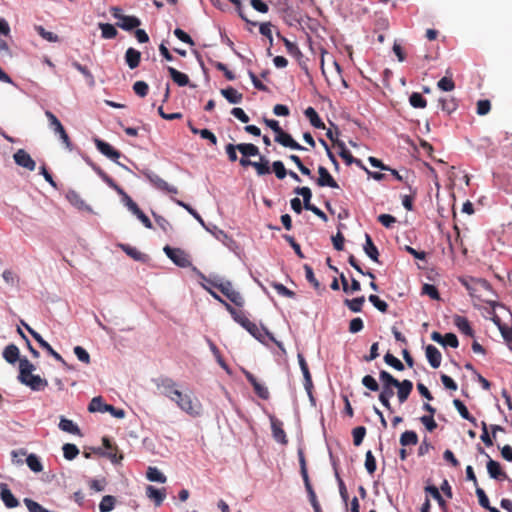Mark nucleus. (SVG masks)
<instances>
[{
  "mask_svg": "<svg viewBox=\"0 0 512 512\" xmlns=\"http://www.w3.org/2000/svg\"><path fill=\"white\" fill-rule=\"evenodd\" d=\"M226 309L230 312L233 319L246 329L254 338L264 343L265 338L274 340V337L264 327H258L256 323L250 321L248 317L242 312L234 309L230 304L225 303Z\"/></svg>",
  "mask_w": 512,
  "mask_h": 512,
  "instance_id": "f257e3e1",
  "label": "nucleus"
},
{
  "mask_svg": "<svg viewBox=\"0 0 512 512\" xmlns=\"http://www.w3.org/2000/svg\"><path fill=\"white\" fill-rule=\"evenodd\" d=\"M177 407L191 417H199L203 412V406L199 399L192 393H182L173 401Z\"/></svg>",
  "mask_w": 512,
  "mask_h": 512,
  "instance_id": "f03ea898",
  "label": "nucleus"
},
{
  "mask_svg": "<svg viewBox=\"0 0 512 512\" xmlns=\"http://www.w3.org/2000/svg\"><path fill=\"white\" fill-rule=\"evenodd\" d=\"M379 378L382 382V391L379 394V401L388 411L393 412L390 399L394 395L393 387L398 385V380L385 370L380 371Z\"/></svg>",
  "mask_w": 512,
  "mask_h": 512,
  "instance_id": "7ed1b4c3",
  "label": "nucleus"
},
{
  "mask_svg": "<svg viewBox=\"0 0 512 512\" xmlns=\"http://www.w3.org/2000/svg\"><path fill=\"white\" fill-rule=\"evenodd\" d=\"M213 287L217 288L222 294H224L232 303L236 306L241 307L244 304V300L239 292L233 289L232 283L229 281H208Z\"/></svg>",
  "mask_w": 512,
  "mask_h": 512,
  "instance_id": "20e7f679",
  "label": "nucleus"
},
{
  "mask_svg": "<svg viewBox=\"0 0 512 512\" xmlns=\"http://www.w3.org/2000/svg\"><path fill=\"white\" fill-rule=\"evenodd\" d=\"M488 304L492 307L493 310L497 306L505 309V307L503 305H501L495 301H489ZM491 320L498 327V329H499L505 343L509 347V349L512 350V327L503 323L501 321L500 317L494 311L492 312Z\"/></svg>",
  "mask_w": 512,
  "mask_h": 512,
  "instance_id": "39448f33",
  "label": "nucleus"
},
{
  "mask_svg": "<svg viewBox=\"0 0 512 512\" xmlns=\"http://www.w3.org/2000/svg\"><path fill=\"white\" fill-rule=\"evenodd\" d=\"M155 385L161 391V394L171 401L180 396V390L177 389V384L172 378L161 376L155 380Z\"/></svg>",
  "mask_w": 512,
  "mask_h": 512,
  "instance_id": "423d86ee",
  "label": "nucleus"
},
{
  "mask_svg": "<svg viewBox=\"0 0 512 512\" xmlns=\"http://www.w3.org/2000/svg\"><path fill=\"white\" fill-rule=\"evenodd\" d=\"M45 115L49 121L50 127L54 130L56 134L59 135L60 139L63 141L65 146L69 150H72L71 140L59 119L51 111H46Z\"/></svg>",
  "mask_w": 512,
  "mask_h": 512,
  "instance_id": "0eeeda50",
  "label": "nucleus"
},
{
  "mask_svg": "<svg viewBox=\"0 0 512 512\" xmlns=\"http://www.w3.org/2000/svg\"><path fill=\"white\" fill-rule=\"evenodd\" d=\"M164 252L169 259L179 267L186 268L191 265L188 255L180 248H172L168 245L164 247Z\"/></svg>",
  "mask_w": 512,
  "mask_h": 512,
  "instance_id": "6e6552de",
  "label": "nucleus"
},
{
  "mask_svg": "<svg viewBox=\"0 0 512 512\" xmlns=\"http://www.w3.org/2000/svg\"><path fill=\"white\" fill-rule=\"evenodd\" d=\"M27 331L32 335V337L39 343V345L45 349L55 360L61 362L65 367L70 368L66 361L63 359V357L56 352L52 346L45 341L39 333H37L35 330H33L29 325L24 324Z\"/></svg>",
  "mask_w": 512,
  "mask_h": 512,
  "instance_id": "1a4fd4ad",
  "label": "nucleus"
},
{
  "mask_svg": "<svg viewBox=\"0 0 512 512\" xmlns=\"http://www.w3.org/2000/svg\"><path fill=\"white\" fill-rule=\"evenodd\" d=\"M480 453H483L488 458L487 462V472L489 476L495 480L503 481L508 479V475L505 471L502 470V467L499 462L493 460L490 458V456L485 453L484 449L482 447H479Z\"/></svg>",
  "mask_w": 512,
  "mask_h": 512,
  "instance_id": "9d476101",
  "label": "nucleus"
},
{
  "mask_svg": "<svg viewBox=\"0 0 512 512\" xmlns=\"http://www.w3.org/2000/svg\"><path fill=\"white\" fill-rule=\"evenodd\" d=\"M242 372L245 375L247 381L252 385L255 394L261 399L267 400L270 395L267 387L260 383L258 379L248 370L242 369Z\"/></svg>",
  "mask_w": 512,
  "mask_h": 512,
  "instance_id": "9b49d317",
  "label": "nucleus"
},
{
  "mask_svg": "<svg viewBox=\"0 0 512 512\" xmlns=\"http://www.w3.org/2000/svg\"><path fill=\"white\" fill-rule=\"evenodd\" d=\"M13 158L18 166H21L29 171H34L36 168L35 161L24 149H18L14 153Z\"/></svg>",
  "mask_w": 512,
  "mask_h": 512,
  "instance_id": "f8f14e48",
  "label": "nucleus"
},
{
  "mask_svg": "<svg viewBox=\"0 0 512 512\" xmlns=\"http://www.w3.org/2000/svg\"><path fill=\"white\" fill-rule=\"evenodd\" d=\"M149 182L156 187L157 189L169 193V194H177L178 189L170 184H168L164 179L154 173H149L146 175Z\"/></svg>",
  "mask_w": 512,
  "mask_h": 512,
  "instance_id": "ddd939ff",
  "label": "nucleus"
},
{
  "mask_svg": "<svg viewBox=\"0 0 512 512\" xmlns=\"http://www.w3.org/2000/svg\"><path fill=\"white\" fill-rule=\"evenodd\" d=\"M20 382L28 386L33 391H42L48 386L46 379L34 374L25 377L24 379L20 380Z\"/></svg>",
  "mask_w": 512,
  "mask_h": 512,
  "instance_id": "4468645a",
  "label": "nucleus"
},
{
  "mask_svg": "<svg viewBox=\"0 0 512 512\" xmlns=\"http://www.w3.org/2000/svg\"><path fill=\"white\" fill-rule=\"evenodd\" d=\"M270 420L273 438L275 439V441L283 445H286L288 443V439L282 427L283 423L275 417H271Z\"/></svg>",
  "mask_w": 512,
  "mask_h": 512,
  "instance_id": "2eb2a0df",
  "label": "nucleus"
},
{
  "mask_svg": "<svg viewBox=\"0 0 512 512\" xmlns=\"http://www.w3.org/2000/svg\"><path fill=\"white\" fill-rule=\"evenodd\" d=\"M318 173L319 177L317 179V185L320 187H330V188H339L338 183L335 181V179L331 176L329 171L323 167H318Z\"/></svg>",
  "mask_w": 512,
  "mask_h": 512,
  "instance_id": "dca6fc26",
  "label": "nucleus"
},
{
  "mask_svg": "<svg viewBox=\"0 0 512 512\" xmlns=\"http://www.w3.org/2000/svg\"><path fill=\"white\" fill-rule=\"evenodd\" d=\"M95 145L103 155H105L106 157L110 158L113 161H117L121 156V153L118 150L114 149L109 143L103 140L96 139Z\"/></svg>",
  "mask_w": 512,
  "mask_h": 512,
  "instance_id": "f3484780",
  "label": "nucleus"
},
{
  "mask_svg": "<svg viewBox=\"0 0 512 512\" xmlns=\"http://www.w3.org/2000/svg\"><path fill=\"white\" fill-rule=\"evenodd\" d=\"M0 498L7 508H15L19 505V501L12 494L6 483L0 484Z\"/></svg>",
  "mask_w": 512,
  "mask_h": 512,
  "instance_id": "a211bd4d",
  "label": "nucleus"
},
{
  "mask_svg": "<svg viewBox=\"0 0 512 512\" xmlns=\"http://www.w3.org/2000/svg\"><path fill=\"white\" fill-rule=\"evenodd\" d=\"M275 141L284 147H288V148H291L294 150H304L305 149L297 141H295L289 133H287L283 130L276 135Z\"/></svg>",
  "mask_w": 512,
  "mask_h": 512,
  "instance_id": "6ab92c4d",
  "label": "nucleus"
},
{
  "mask_svg": "<svg viewBox=\"0 0 512 512\" xmlns=\"http://www.w3.org/2000/svg\"><path fill=\"white\" fill-rule=\"evenodd\" d=\"M103 446L107 449L104 456L109 458L113 463H119L123 459V455L119 452L118 448L114 446L107 437L102 439Z\"/></svg>",
  "mask_w": 512,
  "mask_h": 512,
  "instance_id": "aec40b11",
  "label": "nucleus"
},
{
  "mask_svg": "<svg viewBox=\"0 0 512 512\" xmlns=\"http://www.w3.org/2000/svg\"><path fill=\"white\" fill-rule=\"evenodd\" d=\"M395 387L398 389L397 396H398L399 402L404 403L408 399L410 393L413 390V383H412V381L407 380V379H405L403 381L398 380V385H395Z\"/></svg>",
  "mask_w": 512,
  "mask_h": 512,
  "instance_id": "412c9836",
  "label": "nucleus"
},
{
  "mask_svg": "<svg viewBox=\"0 0 512 512\" xmlns=\"http://www.w3.org/2000/svg\"><path fill=\"white\" fill-rule=\"evenodd\" d=\"M426 357L429 362V364L433 368H438L441 364L442 356L440 351L433 345H428L426 347Z\"/></svg>",
  "mask_w": 512,
  "mask_h": 512,
  "instance_id": "4be33fe9",
  "label": "nucleus"
},
{
  "mask_svg": "<svg viewBox=\"0 0 512 512\" xmlns=\"http://www.w3.org/2000/svg\"><path fill=\"white\" fill-rule=\"evenodd\" d=\"M454 324L458 328V330L469 337H474V330L472 329L468 319L463 316H455L454 317Z\"/></svg>",
  "mask_w": 512,
  "mask_h": 512,
  "instance_id": "5701e85b",
  "label": "nucleus"
},
{
  "mask_svg": "<svg viewBox=\"0 0 512 512\" xmlns=\"http://www.w3.org/2000/svg\"><path fill=\"white\" fill-rule=\"evenodd\" d=\"M116 25L123 30L131 31L132 29L139 27L141 25V21L135 16L125 15L124 17H121L120 21H117Z\"/></svg>",
  "mask_w": 512,
  "mask_h": 512,
  "instance_id": "b1692460",
  "label": "nucleus"
},
{
  "mask_svg": "<svg viewBox=\"0 0 512 512\" xmlns=\"http://www.w3.org/2000/svg\"><path fill=\"white\" fill-rule=\"evenodd\" d=\"M146 495L152 499L156 506H160L166 497L165 489H157L154 486H147Z\"/></svg>",
  "mask_w": 512,
  "mask_h": 512,
  "instance_id": "393cba45",
  "label": "nucleus"
},
{
  "mask_svg": "<svg viewBox=\"0 0 512 512\" xmlns=\"http://www.w3.org/2000/svg\"><path fill=\"white\" fill-rule=\"evenodd\" d=\"M363 250L371 260L377 263L379 262V251L375 244L373 243L372 238L370 237L369 234L365 235V244L363 246Z\"/></svg>",
  "mask_w": 512,
  "mask_h": 512,
  "instance_id": "a878e982",
  "label": "nucleus"
},
{
  "mask_svg": "<svg viewBox=\"0 0 512 512\" xmlns=\"http://www.w3.org/2000/svg\"><path fill=\"white\" fill-rule=\"evenodd\" d=\"M3 358L9 364L16 363L21 359L19 348L15 344H9L8 346L5 347L3 351Z\"/></svg>",
  "mask_w": 512,
  "mask_h": 512,
  "instance_id": "bb28decb",
  "label": "nucleus"
},
{
  "mask_svg": "<svg viewBox=\"0 0 512 512\" xmlns=\"http://www.w3.org/2000/svg\"><path fill=\"white\" fill-rule=\"evenodd\" d=\"M141 60V53L134 49L128 48L125 53V61L130 69H135L139 66Z\"/></svg>",
  "mask_w": 512,
  "mask_h": 512,
  "instance_id": "cd10ccee",
  "label": "nucleus"
},
{
  "mask_svg": "<svg viewBox=\"0 0 512 512\" xmlns=\"http://www.w3.org/2000/svg\"><path fill=\"white\" fill-rule=\"evenodd\" d=\"M67 200L79 210H90L89 206L82 199L81 195L76 191H68L66 194Z\"/></svg>",
  "mask_w": 512,
  "mask_h": 512,
  "instance_id": "c85d7f7f",
  "label": "nucleus"
},
{
  "mask_svg": "<svg viewBox=\"0 0 512 512\" xmlns=\"http://www.w3.org/2000/svg\"><path fill=\"white\" fill-rule=\"evenodd\" d=\"M221 94L231 104H239L243 99V95L233 87L222 89Z\"/></svg>",
  "mask_w": 512,
  "mask_h": 512,
  "instance_id": "c756f323",
  "label": "nucleus"
},
{
  "mask_svg": "<svg viewBox=\"0 0 512 512\" xmlns=\"http://www.w3.org/2000/svg\"><path fill=\"white\" fill-rule=\"evenodd\" d=\"M305 116L310 121V124L318 129H325V124L319 117L317 111L313 107H308L305 112Z\"/></svg>",
  "mask_w": 512,
  "mask_h": 512,
  "instance_id": "7c9ffc66",
  "label": "nucleus"
},
{
  "mask_svg": "<svg viewBox=\"0 0 512 512\" xmlns=\"http://www.w3.org/2000/svg\"><path fill=\"white\" fill-rule=\"evenodd\" d=\"M167 70L169 72V75H170L171 79L177 85L183 87V86H186L189 83V77L185 73H182V72L178 71L177 69H175V68H173L171 66H168Z\"/></svg>",
  "mask_w": 512,
  "mask_h": 512,
  "instance_id": "2f4dec72",
  "label": "nucleus"
},
{
  "mask_svg": "<svg viewBox=\"0 0 512 512\" xmlns=\"http://www.w3.org/2000/svg\"><path fill=\"white\" fill-rule=\"evenodd\" d=\"M35 370V366L27 359V358H21L19 360V375L18 380H22L25 377L32 374V372Z\"/></svg>",
  "mask_w": 512,
  "mask_h": 512,
  "instance_id": "473e14b6",
  "label": "nucleus"
},
{
  "mask_svg": "<svg viewBox=\"0 0 512 512\" xmlns=\"http://www.w3.org/2000/svg\"><path fill=\"white\" fill-rule=\"evenodd\" d=\"M453 404L455 406V408L457 409V411L459 412V414L461 415L462 418H464L465 420H468L469 422H471L473 425L476 426V418L473 417L467 407L464 405V403L459 400V399H454L453 400Z\"/></svg>",
  "mask_w": 512,
  "mask_h": 512,
  "instance_id": "72a5a7b5",
  "label": "nucleus"
},
{
  "mask_svg": "<svg viewBox=\"0 0 512 512\" xmlns=\"http://www.w3.org/2000/svg\"><path fill=\"white\" fill-rule=\"evenodd\" d=\"M237 149L244 157L257 156L259 154L258 147L252 143L237 144Z\"/></svg>",
  "mask_w": 512,
  "mask_h": 512,
  "instance_id": "f704fd0d",
  "label": "nucleus"
},
{
  "mask_svg": "<svg viewBox=\"0 0 512 512\" xmlns=\"http://www.w3.org/2000/svg\"><path fill=\"white\" fill-rule=\"evenodd\" d=\"M59 428L64 432L80 435L79 427L72 420L66 419L64 417L60 419Z\"/></svg>",
  "mask_w": 512,
  "mask_h": 512,
  "instance_id": "c9c22d12",
  "label": "nucleus"
},
{
  "mask_svg": "<svg viewBox=\"0 0 512 512\" xmlns=\"http://www.w3.org/2000/svg\"><path fill=\"white\" fill-rule=\"evenodd\" d=\"M409 103L416 109H424L427 106V100L418 92H413L410 95Z\"/></svg>",
  "mask_w": 512,
  "mask_h": 512,
  "instance_id": "e433bc0d",
  "label": "nucleus"
},
{
  "mask_svg": "<svg viewBox=\"0 0 512 512\" xmlns=\"http://www.w3.org/2000/svg\"><path fill=\"white\" fill-rule=\"evenodd\" d=\"M336 146L340 149L339 155L347 165L353 164L354 157L351 152L346 148L345 143L341 140L336 141Z\"/></svg>",
  "mask_w": 512,
  "mask_h": 512,
  "instance_id": "4c0bfd02",
  "label": "nucleus"
},
{
  "mask_svg": "<svg viewBox=\"0 0 512 512\" xmlns=\"http://www.w3.org/2000/svg\"><path fill=\"white\" fill-rule=\"evenodd\" d=\"M365 302V297L360 296L354 299H345L344 304L352 311V312H361L363 303Z\"/></svg>",
  "mask_w": 512,
  "mask_h": 512,
  "instance_id": "58836bf2",
  "label": "nucleus"
},
{
  "mask_svg": "<svg viewBox=\"0 0 512 512\" xmlns=\"http://www.w3.org/2000/svg\"><path fill=\"white\" fill-rule=\"evenodd\" d=\"M418 443V436L414 431H405L400 436V444L402 446L416 445Z\"/></svg>",
  "mask_w": 512,
  "mask_h": 512,
  "instance_id": "ea45409f",
  "label": "nucleus"
},
{
  "mask_svg": "<svg viewBox=\"0 0 512 512\" xmlns=\"http://www.w3.org/2000/svg\"><path fill=\"white\" fill-rule=\"evenodd\" d=\"M146 476H147V479L152 482H159V483L166 482V476L163 473H161L156 467H148Z\"/></svg>",
  "mask_w": 512,
  "mask_h": 512,
  "instance_id": "a19ab883",
  "label": "nucleus"
},
{
  "mask_svg": "<svg viewBox=\"0 0 512 512\" xmlns=\"http://www.w3.org/2000/svg\"><path fill=\"white\" fill-rule=\"evenodd\" d=\"M72 66L86 78V80L90 86H94V84H95L94 76L92 75V73L86 66L81 65L77 61H73Z\"/></svg>",
  "mask_w": 512,
  "mask_h": 512,
  "instance_id": "79ce46f5",
  "label": "nucleus"
},
{
  "mask_svg": "<svg viewBox=\"0 0 512 512\" xmlns=\"http://www.w3.org/2000/svg\"><path fill=\"white\" fill-rule=\"evenodd\" d=\"M120 247L128 256H130L132 259L136 261H143L146 257L145 254L129 245L121 244Z\"/></svg>",
  "mask_w": 512,
  "mask_h": 512,
  "instance_id": "37998d69",
  "label": "nucleus"
},
{
  "mask_svg": "<svg viewBox=\"0 0 512 512\" xmlns=\"http://www.w3.org/2000/svg\"><path fill=\"white\" fill-rule=\"evenodd\" d=\"M116 499L114 496L106 495L102 498L99 504L100 512H110L115 506Z\"/></svg>",
  "mask_w": 512,
  "mask_h": 512,
  "instance_id": "c03bdc74",
  "label": "nucleus"
},
{
  "mask_svg": "<svg viewBox=\"0 0 512 512\" xmlns=\"http://www.w3.org/2000/svg\"><path fill=\"white\" fill-rule=\"evenodd\" d=\"M252 167L256 169L260 176L270 173L269 161L263 156L260 157V162L253 161Z\"/></svg>",
  "mask_w": 512,
  "mask_h": 512,
  "instance_id": "a18cd8bd",
  "label": "nucleus"
},
{
  "mask_svg": "<svg viewBox=\"0 0 512 512\" xmlns=\"http://www.w3.org/2000/svg\"><path fill=\"white\" fill-rule=\"evenodd\" d=\"M408 188L410 191V195H404L402 197V205L404 206V208L406 210L411 211V210H413V201L417 195V189L412 188V186H410V185H408Z\"/></svg>",
  "mask_w": 512,
  "mask_h": 512,
  "instance_id": "49530a36",
  "label": "nucleus"
},
{
  "mask_svg": "<svg viewBox=\"0 0 512 512\" xmlns=\"http://www.w3.org/2000/svg\"><path fill=\"white\" fill-rule=\"evenodd\" d=\"M107 406L106 403L103 402L101 396L94 397L89 403L88 410L89 412H101L105 413L104 407Z\"/></svg>",
  "mask_w": 512,
  "mask_h": 512,
  "instance_id": "de8ad7c7",
  "label": "nucleus"
},
{
  "mask_svg": "<svg viewBox=\"0 0 512 512\" xmlns=\"http://www.w3.org/2000/svg\"><path fill=\"white\" fill-rule=\"evenodd\" d=\"M306 491L309 496V501L314 509V512H322V509L320 507V504L317 500L316 493L311 485V483L305 484Z\"/></svg>",
  "mask_w": 512,
  "mask_h": 512,
  "instance_id": "09e8293b",
  "label": "nucleus"
},
{
  "mask_svg": "<svg viewBox=\"0 0 512 512\" xmlns=\"http://www.w3.org/2000/svg\"><path fill=\"white\" fill-rule=\"evenodd\" d=\"M439 102L441 104V109L448 114L454 112L458 107L455 98H441Z\"/></svg>",
  "mask_w": 512,
  "mask_h": 512,
  "instance_id": "8fccbe9b",
  "label": "nucleus"
},
{
  "mask_svg": "<svg viewBox=\"0 0 512 512\" xmlns=\"http://www.w3.org/2000/svg\"><path fill=\"white\" fill-rule=\"evenodd\" d=\"M298 457H299V464H300V473L304 481V485L310 483L308 471H307V465H306V459L305 455L302 450L298 451Z\"/></svg>",
  "mask_w": 512,
  "mask_h": 512,
  "instance_id": "3c124183",
  "label": "nucleus"
},
{
  "mask_svg": "<svg viewBox=\"0 0 512 512\" xmlns=\"http://www.w3.org/2000/svg\"><path fill=\"white\" fill-rule=\"evenodd\" d=\"M282 40L284 42V45L286 47V50L287 52L295 57V58H301L302 57V52L300 51L298 45L294 42H291L290 40H288L287 38L285 37H282Z\"/></svg>",
  "mask_w": 512,
  "mask_h": 512,
  "instance_id": "603ef678",
  "label": "nucleus"
},
{
  "mask_svg": "<svg viewBox=\"0 0 512 512\" xmlns=\"http://www.w3.org/2000/svg\"><path fill=\"white\" fill-rule=\"evenodd\" d=\"M425 492L430 494L439 504L440 507H445L446 502L439 492V489L434 485H428L425 487Z\"/></svg>",
  "mask_w": 512,
  "mask_h": 512,
  "instance_id": "864d4df0",
  "label": "nucleus"
},
{
  "mask_svg": "<svg viewBox=\"0 0 512 512\" xmlns=\"http://www.w3.org/2000/svg\"><path fill=\"white\" fill-rule=\"evenodd\" d=\"M26 463L33 472L38 473L43 470V466L35 454H29L26 458Z\"/></svg>",
  "mask_w": 512,
  "mask_h": 512,
  "instance_id": "5fc2aeb1",
  "label": "nucleus"
},
{
  "mask_svg": "<svg viewBox=\"0 0 512 512\" xmlns=\"http://www.w3.org/2000/svg\"><path fill=\"white\" fill-rule=\"evenodd\" d=\"M99 26H100L103 38L113 39L117 36V30L112 24L101 23Z\"/></svg>",
  "mask_w": 512,
  "mask_h": 512,
  "instance_id": "6e6d98bb",
  "label": "nucleus"
},
{
  "mask_svg": "<svg viewBox=\"0 0 512 512\" xmlns=\"http://www.w3.org/2000/svg\"><path fill=\"white\" fill-rule=\"evenodd\" d=\"M35 30L43 39L47 40L48 42H58L59 41L58 35L54 34L53 32L47 31L41 25H36Z\"/></svg>",
  "mask_w": 512,
  "mask_h": 512,
  "instance_id": "4d7b16f0",
  "label": "nucleus"
},
{
  "mask_svg": "<svg viewBox=\"0 0 512 512\" xmlns=\"http://www.w3.org/2000/svg\"><path fill=\"white\" fill-rule=\"evenodd\" d=\"M366 435V428L364 426L355 427L352 430L353 443L355 446H360Z\"/></svg>",
  "mask_w": 512,
  "mask_h": 512,
  "instance_id": "13d9d810",
  "label": "nucleus"
},
{
  "mask_svg": "<svg viewBox=\"0 0 512 512\" xmlns=\"http://www.w3.org/2000/svg\"><path fill=\"white\" fill-rule=\"evenodd\" d=\"M63 454L67 460H73L79 454V449L76 445L66 443L63 445Z\"/></svg>",
  "mask_w": 512,
  "mask_h": 512,
  "instance_id": "bf43d9fd",
  "label": "nucleus"
},
{
  "mask_svg": "<svg viewBox=\"0 0 512 512\" xmlns=\"http://www.w3.org/2000/svg\"><path fill=\"white\" fill-rule=\"evenodd\" d=\"M384 361L386 364L390 365L391 367H393L394 369H396L398 371L404 370L403 363L397 357L392 355L391 353H387L384 356Z\"/></svg>",
  "mask_w": 512,
  "mask_h": 512,
  "instance_id": "052dcab7",
  "label": "nucleus"
},
{
  "mask_svg": "<svg viewBox=\"0 0 512 512\" xmlns=\"http://www.w3.org/2000/svg\"><path fill=\"white\" fill-rule=\"evenodd\" d=\"M304 270H305V276H306V279L307 281L316 289L318 290L320 288V283L319 281L316 279L315 275H314V272H313V269L311 266H309L308 264H305L303 266Z\"/></svg>",
  "mask_w": 512,
  "mask_h": 512,
  "instance_id": "680f3d73",
  "label": "nucleus"
},
{
  "mask_svg": "<svg viewBox=\"0 0 512 512\" xmlns=\"http://www.w3.org/2000/svg\"><path fill=\"white\" fill-rule=\"evenodd\" d=\"M365 468L371 475L374 474L377 468L375 457L370 450L367 451L365 455Z\"/></svg>",
  "mask_w": 512,
  "mask_h": 512,
  "instance_id": "e2e57ef3",
  "label": "nucleus"
},
{
  "mask_svg": "<svg viewBox=\"0 0 512 512\" xmlns=\"http://www.w3.org/2000/svg\"><path fill=\"white\" fill-rule=\"evenodd\" d=\"M422 294L429 296L433 300H440L438 289L432 284H424L422 286Z\"/></svg>",
  "mask_w": 512,
  "mask_h": 512,
  "instance_id": "0e129e2a",
  "label": "nucleus"
},
{
  "mask_svg": "<svg viewBox=\"0 0 512 512\" xmlns=\"http://www.w3.org/2000/svg\"><path fill=\"white\" fill-rule=\"evenodd\" d=\"M368 299L373 304V306L380 312H387L388 304L385 301L381 300L377 295L371 294Z\"/></svg>",
  "mask_w": 512,
  "mask_h": 512,
  "instance_id": "69168bd1",
  "label": "nucleus"
},
{
  "mask_svg": "<svg viewBox=\"0 0 512 512\" xmlns=\"http://www.w3.org/2000/svg\"><path fill=\"white\" fill-rule=\"evenodd\" d=\"M476 495L478 497V501H479V504L486 510H489L490 508H492L493 506L490 505V502H489V499L485 493V491L480 488L479 486L476 487Z\"/></svg>",
  "mask_w": 512,
  "mask_h": 512,
  "instance_id": "338daca9",
  "label": "nucleus"
},
{
  "mask_svg": "<svg viewBox=\"0 0 512 512\" xmlns=\"http://www.w3.org/2000/svg\"><path fill=\"white\" fill-rule=\"evenodd\" d=\"M133 90L138 96L145 97L148 94L149 86L144 81H136L133 85Z\"/></svg>",
  "mask_w": 512,
  "mask_h": 512,
  "instance_id": "774afa93",
  "label": "nucleus"
}]
</instances>
